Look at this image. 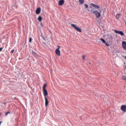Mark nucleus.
I'll return each mask as SVG.
<instances>
[{"mask_svg":"<svg viewBox=\"0 0 126 126\" xmlns=\"http://www.w3.org/2000/svg\"><path fill=\"white\" fill-rule=\"evenodd\" d=\"M1 115V113H0V116Z\"/></svg>","mask_w":126,"mask_h":126,"instance_id":"nucleus-28","label":"nucleus"},{"mask_svg":"<svg viewBox=\"0 0 126 126\" xmlns=\"http://www.w3.org/2000/svg\"><path fill=\"white\" fill-rule=\"evenodd\" d=\"M80 4H83L84 3V0H79Z\"/></svg>","mask_w":126,"mask_h":126,"instance_id":"nucleus-13","label":"nucleus"},{"mask_svg":"<svg viewBox=\"0 0 126 126\" xmlns=\"http://www.w3.org/2000/svg\"><path fill=\"white\" fill-rule=\"evenodd\" d=\"M8 114H10V112H8L6 113L5 116H7V115H8Z\"/></svg>","mask_w":126,"mask_h":126,"instance_id":"nucleus-22","label":"nucleus"},{"mask_svg":"<svg viewBox=\"0 0 126 126\" xmlns=\"http://www.w3.org/2000/svg\"><path fill=\"white\" fill-rule=\"evenodd\" d=\"M43 94H44V98L45 97H47L46 96H48V91H47V90L46 89H44L43 90Z\"/></svg>","mask_w":126,"mask_h":126,"instance_id":"nucleus-7","label":"nucleus"},{"mask_svg":"<svg viewBox=\"0 0 126 126\" xmlns=\"http://www.w3.org/2000/svg\"><path fill=\"white\" fill-rule=\"evenodd\" d=\"M122 111L124 113L126 112V105H122L121 108Z\"/></svg>","mask_w":126,"mask_h":126,"instance_id":"nucleus-6","label":"nucleus"},{"mask_svg":"<svg viewBox=\"0 0 126 126\" xmlns=\"http://www.w3.org/2000/svg\"><path fill=\"white\" fill-rule=\"evenodd\" d=\"M100 41H101V42H102V43H103V44H106V41H105L104 39L101 38Z\"/></svg>","mask_w":126,"mask_h":126,"instance_id":"nucleus-16","label":"nucleus"},{"mask_svg":"<svg viewBox=\"0 0 126 126\" xmlns=\"http://www.w3.org/2000/svg\"><path fill=\"white\" fill-rule=\"evenodd\" d=\"M41 12V7H38L36 10V14H40Z\"/></svg>","mask_w":126,"mask_h":126,"instance_id":"nucleus-10","label":"nucleus"},{"mask_svg":"<svg viewBox=\"0 0 126 126\" xmlns=\"http://www.w3.org/2000/svg\"><path fill=\"white\" fill-rule=\"evenodd\" d=\"M32 41V38L30 37V39H29L30 43H31Z\"/></svg>","mask_w":126,"mask_h":126,"instance_id":"nucleus-19","label":"nucleus"},{"mask_svg":"<svg viewBox=\"0 0 126 126\" xmlns=\"http://www.w3.org/2000/svg\"><path fill=\"white\" fill-rule=\"evenodd\" d=\"M64 3V0H60L59 2V5H63Z\"/></svg>","mask_w":126,"mask_h":126,"instance_id":"nucleus-11","label":"nucleus"},{"mask_svg":"<svg viewBox=\"0 0 126 126\" xmlns=\"http://www.w3.org/2000/svg\"><path fill=\"white\" fill-rule=\"evenodd\" d=\"M85 6L86 8H88V5H87V4H85Z\"/></svg>","mask_w":126,"mask_h":126,"instance_id":"nucleus-20","label":"nucleus"},{"mask_svg":"<svg viewBox=\"0 0 126 126\" xmlns=\"http://www.w3.org/2000/svg\"><path fill=\"white\" fill-rule=\"evenodd\" d=\"M120 15H121V14H117V15L116 16L117 19H119L120 18Z\"/></svg>","mask_w":126,"mask_h":126,"instance_id":"nucleus-18","label":"nucleus"},{"mask_svg":"<svg viewBox=\"0 0 126 126\" xmlns=\"http://www.w3.org/2000/svg\"><path fill=\"white\" fill-rule=\"evenodd\" d=\"M115 33L116 34H119V35H121V36H125V33L123 31H120L118 30H114Z\"/></svg>","mask_w":126,"mask_h":126,"instance_id":"nucleus-3","label":"nucleus"},{"mask_svg":"<svg viewBox=\"0 0 126 126\" xmlns=\"http://www.w3.org/2000/svg\"><path fill=\"white\" fill-rule=\"evenodd\" d=\"M122 79H123V80H125V81H126V76H123L122 77H121Z\"/></svg>","mask_w":126,"mask_h":126,"instance_id":"nucleus-15","label":"nucleus"},{"mask_svg":"<svg viewBox=\"0 0 126 126\" xmlns=\"http://www.w3.org/2000/svg\"><path fill=\"white\" fill-rule=\"evenodd\" d=\"M91 11V12H93L94 14V15H95V16L97 18H99L100 16H101V11L100 12H98V11H94L93 9H92Z\"/></svg>","mask_w":126,"mask_h":126,"instance_id":"nucleus-1","label":"nucleus"},{"mask_svg":"<svg viewBox=\"0 0 126 126\" xmlns=\"http://www.w3.org/2000/svg\"><path fill=\"white\" fill-rule=\"evenodd\" d=\"M46 87H47V84H44L43 87V90H44V89H46Z\"/></svg>","mask_w":126,"mask_h":126,"instance_id":"nucleus-17","label":"nucleus"},{"mask_svg":"<svg viewBox=\"0 0 126 126\" xmlns=\"http://www.w3.org/2000/svg\"><path fill=\"white\" fill-rule=\"evenodd\" d=\"M122 47L124 50H126V42L123 41L122 42Z\"/></svg>","mask_w":126,"mask_h":126,"instance_id":"nucleus-9","label":"nucleus"},{"mask_svg":"<svg viewBox=\"0 0 126 126\" xmlns=\"http://www.w3.org/2000/svg\"><path fill=\"white\" fill-rule=\"evenodd\" d=\"M2 48H0V52H1V51H2Z\"/></svg>","mask_w":126,"mask_h":126,"instance_id":"nucleus-25","label":"nucleus"},{"mask_svg":"<svg viewBox=\"0 0 126 126\" xmlns=\"http://www.w3.org/2000/svg\"><path fill=\"white\" fill-rule=\"evenodd\" d=\"M58 47L59 48L56 50V54L58 57H60L61 56V51L60 50V46Z\"/></svg>","mask_w":126,"mask_h":126,"instance_id":"nucleus-4","label":"nucleus"},{"mask_svg":"<svg viewBox=\"0 0 126 126\" xmlns=\"http://www.w3.org/2000/svg\"><path fill=\"white\" fill-rule=\"evenodd\" d=\"M14 53V50L13 49L11 51V54H13Z\"/></svg>","mask_w":126,"mask_h":126,"instance_id":"nucleus-23","label":"nucleus"},{"mask_svg":"<svg viewBox=\"0 0 126 126\" xmlns=\"http://www.w3.org/2000/svg\"><path fill=\"white\" fill-rule=\"evenodd\" d=\"M32 55L33 56V57H37V54H36V52L34 51L32 52Z\"/></svg>","mask_w":126,"mask_h":126,"instance_id":"nucleus-14","label":"nucleus"},{"mask_svg":"<svg viewBox=\"0 0 126 126\" xmlns=\"http://www.w3.org/2000/svg\"><path fill=\"white\" fill-rule=\"evenodd\" d=\"M44 99L45 101V106L48 107V105H49V101L48 100V98H47V97H45Z\"/></svg>","mask_w":126,"mask_h":126,"instance_id":"nucleus-8","label":"nucleus"},{"mask_svg":"<svg viewBox=\"0 0 126 126\" xmlns=\"http://www.w3.org/2000/svg\"><path fill=\"white\" fill-rule=\"evenodd\" d=\"M91 5L92 6H93V7H94V8H97V9L100 8V6H98V5L93 3H91Z\"/></svg>","mask_w":126,"mask_h":126,"instance_id":"nucleus-5","label":"nucleus"},{"mask_svg":"<svg viewBox=\"0 0 126 126\" xmlns=\"http://www.w3.org/2000/svg\"><path fill=\"white\" fill-rule=\"evenodd\" d=\"M104 44L106 45V46H109V44H108V43H106V42H105V43H104Z\"/></svg>","mask_w":126,"mask_h":126,"instance_id":"nucleus-24","label":"nucleus"},{"mask_svg":"<svg viewBox=\"0 0 126 126\" xmlns=\"http://www.w3.org/2000/svg\"><path fill=\"white\" fill-rule=\"evenodd\" d=\"M38 21H39V22H41L42 21V20L43 19V18H42V16H39L38 17Z\"/></svg>","mask_w":126,"mask_h":126,"instance_id":"nucleus-12","label":"nucleus"},{"mask_svg":"<svg viewBox=\"0 0 126 126\" xmlns=\"http://www.w3.org/2000/svg\"><path fill=\"white\" fill-rule=\"evenodd\" d=\"M71 26H72V27L74 28V29H75V30L78 31V32H82V31H81V29L78 28V27L75 26V25L72 24H71Z\"/></svg>","mask_w":126,"mask_h":126,"instance_id":"nucleus-2","label":"nucleus"},{"mask_svg":"<svg viewBox=\"0 0 126 126\" xmlns=\"http://www.w3.org/2000/svg\"><path fill=\"white\" fill-rule=\"evenodd\" d=\"M125 60H126V56L125 57Z\"/></svg>","mask_w":126,"mask_h":126,"instance_id":"nucleus-26","label":"nucleus"},{"mask_svg":"<svg viewBox=\"0 0 126 126\" xmlns=\"http://www.w3.org/2000/svg\"><path fill=\"white\" fill-rule=\"evenodd\" d=\"M82 59L83 60V61H84L85 60V56H82Z\"/></svg>","mask_w":126,"mask_h":126,"instance_id":"nucleus-21","label":"nucleus"},{"mask_svg":"<svg viewBox=\"0 0 126 126\" xmlns=\"http://www.w3.org/2000/svg\"><path fill=\"white\" fill-rule=\"evenodd\" d=\"M89 64H90V62L89 63Z\"/></svg>","mask_w":126,"mask_h":126,"instance_id":"nucleus-27","label":"nucleus"}]
</instances>
